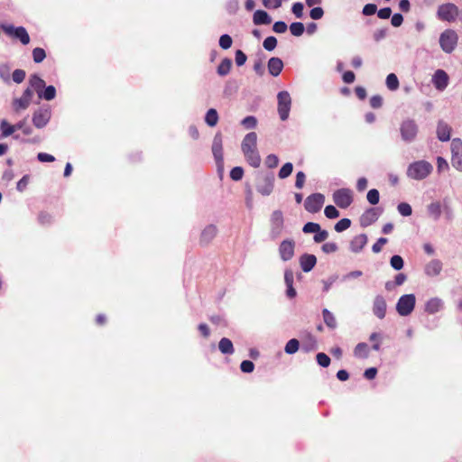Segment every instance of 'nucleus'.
Returning a JSON list of instances; mask_svg holds the SVG:
<instances>
[{
  "instance_id": "58",
  "label": "nucleus",
  "mask_w": 462,
  "mask_h": 462,
  "mask_svg": "<svg viewBox=\"0 0 462 462\" xmlns=\"http://www.w3.org/2000/svg\"><path fill=\"white\" fill-rule=\"evenodd\" d=\"M246 60H247L246 54L241 50H236V53H235V61H236V66L241 67V66L245 65Z\"/></svg>"
},
{
  "instance_id": "12",
  "label": "nucleus",
  "mask_w": 462,
  "mask_h": 462,
  "mask_svg": "<svg viewBox=\"0 0 462 462\" xmlns=\"http://www.w3.org/2000/svg\"><path fill=\"white\" fill-rule=\"evenodd\" d=\"M212 153L218 171H222L224 168L223 157V139L220 133H217L212 142Z\"/></svg>"
},
{
  "instance_id": "2",
  "label": "nucleus",
  "mask_w": 462,
  "mask_h": 462,
  "mask_svg": "<svg viewBox=\"0 0 462 462\" xmlns=\"http://www.w3.org/2000/svg\"><path fill=\"white\" fill-rule=\"evenodd\" d=\"M28 85L36 92L40 99L51 101L56 97V88L52 85L46 86L45 81L36 73L30 76Z\"/></svg>"
},
{
  "instance_id": "27",
  "label": "nucleus",
  "mask_w": 462,
  "mask_h": 462,
  "mask_svg": "<svg viewBox=\"0 0 462 462\" xmlns=\"http://www.w3.org/2000/svg\"><path fill=\"white\" fill-rule=\"evenodd\" d=\"M444 308V302L440 298L434 297L425 303V311L429 314L439 312Z\"/></svg>"
},
{
  "instance_id": "54",
  "label": "nucleus",
  "mask_w": 462,
  "mask_h": 462,
  "mask_svg": "<svg viewBox=\"0 0 462 462\" xmlns=\"http://www.w3.org/2000/svg\"><path fill=\"white\" fill-rule=\"evenodd\" d=\"M316 360H317V363L321 366V367H328L329 365H330V357L325 354V353H318L317 356H316Z\"/></svg>"
},
{
  "instance_id": "22",
  "label": "nucleus",
  "mask_w": 462,
  "mask_h": 462,
  "mask_svg": "<svg viewBox=\"0 0 462 462\" xmlns=\"http://www.w3.org/2000/svg\"><path fill=\"white\" fill-rule=\"evenodd\" d=\"M317 263V257L311 254H303L300 257V265L304 273L310 272Z\"/></svg>"
},
{
  "instance_id": "20",
  "label": "nucleus",
  "mask_w": 462,
  "mask_h": 462,
  "mask_svg": "<svg viewBox=\"0 0 462 462\" xmlns=\"http://www.w3.org/2000/svg\"><path fill=\"white\" fill-rule=\"evenodd\" d=\"M448 75L443 69H437L432 76V84L439 91H443L448 87Z\"/></svg>"
},
{
  "instance_id": "38",
  "label": "nucleus",
  "mask_w": 462,
  "mask_h": 462,
  "mask_svg": "<svg viewBox=\"0 0 462 462\" xmlns=\"http://www.w3.org/2000/svg\"><path fill=\"white\" fill-rule=\"evenodd\" d=\"M300 347V341L296 338H291L286 343L284 352L288 355H293L299 351Z\"/></svg>"
},
{
  "instance_id": "32",
  "label": "nucleus",
  "mask_w": 462,
  "mask_h": 462,
  "mask_svg": "<svg viewBox=\"0 0 462 462\" xmlns=\"http://www.w3.org/2000/svg\"><path fill=\"white\" fill-rule=\"evenodd\" d=\"M427 211L435 221L439 220L442 213L440 203L439 201L431 202L428 205Z\"/></svg>"
},
{
  "instance_id": "14",
  "label": "nucleus",
  "mask_w": 462,
  "mask_h": 462,
  "mask_svg": "<svg viewBox=\"0 0 462 462\" xmlns=\"http://www.w3.org/2000/svg\"><path fill=\"white\" fill-rule=\"evenodd\" d=\"M274 174L268 172L258 180L256 183V190L263 196H269L274 187Z\"/></svg>"
},
{
  "instance_id": "19",
  "label": "nucleus",
  "mask_w": 462,
  "mask_h": 462,
  "mask_svg": "<svg viewBox=\"0 0 462 462\" xmlns=\"http://www.w3.org/2000/svg\"><path fill=\"white\" fill-rule=\"evenodd\" d=\"M387 303L383 295H376L373 301L372 310L374 315L379 319H383L386 316Z\"/></svg>"
},
{
  "instance_id": "31",
  "label": "nucleus",
  "mask_w": 462,
  "mask_h": 462,
  "mask_svg": "<svg viewBox=\"0 0 462 462\" xmlns=\"http://www.w3.org/2000/svg\"><path fill=\"white\" fill-rule=\"evenodd\" d=\"M0 138L8 137L13 135L16 131L15 124L11 125L5 119L0 121Z\"/></svg>"
},
{
  "instance_id": "53",
  "label": "nucleus",
  "mask_w": 462,
  "mask_h": 462,
  "mask_svg": "<svg viewBox=\"0 0 462 462\" xmlns=\"http://www.w3.org/2000/svg\"><path fill=\"white\" fill-rule=\"evenodd\" d=\"M25 77L26 72L22 69H16L12 73V79L16 84L22 83L25 79Z\"/></svg>"
},
{
  "instance_id": "64",
  "label": "nucleus",
  "mask_w": 462,
  "mask_h": 462,
  "mask_svg": "<svg viewBox=\"0 0 462 462\" xmlns=\"http://www.w3.org/2000/svg\"><path fill=\"white\" fill-rule=\"evenodd\" d=\"M452 166L459 171H462V153L451 155Z\"/></svg>"
},
{
  "instance_id": "13",
  "label": "nucleus",
  "mask_w": 462,
  "mask_h": 462,
  "mask_svg": "<svg viewBox=\"0 0 462 462\" xmlns=\"http://www.w3.org/2000/svg\"><path fill=\"white\" fill-rule=\"evenodd\" d=\"M325 196L321 193H313L308 196L304 201V208L311 214L318 213L323 207Z\"/></svg>"
},
{
  "instance_id": "4",
  "label": "nucleus",
  "mask_w": 462,
  "mask_h": 462,
  "mask_svg": "<svg viewBox=\"0 0 462 462\" xmlns=\"http://www.w3.org/2000/svg\"><path fill=\"white\" fill-rule=\"evenodd\" d=\"M419 133V126L415 120L407 118L400 125L402 140L406 143H413Z\"/></svg>"
},
{
  "instance_id": "11",
  "label": "nucleus",
  "mask_w": 462,
  "mask_h": 462,
  "mask_svg": "<svg viewBox=\"0 0 462 462\" xmlns=\"http://www.w3.org/2000/svg\"><path fill=\"white\" fill-rule=\"evenodd\" d=\"M51 118V110L49 106H44L34 111L32 121L36 128L45 127Z\"/></svg>"
},
{
  "instance_id": "41",
  "label": "nucleus",
  "mask_w": 462,
  "mask_h": 462,
  "mask_svg": "<svg viewBox=\"0 0 462 462\" xmlns=\"http://www.w3.org/2000/svg\"><path fill=\"white\" fill-rule=\"evenodd\" d=\"M390 265L395 271H400L404 266V261L401 255L394 254L390 259Z\"/></svg>"
},
{
  "instance_id": "24",
  "label": "nucleus",
  "mask_w": 462,
  "mask_h": 462,
  "mask_svg": "<svg viewBox=\"0 0 462 462\" xmlns=\"http://www.w3.org/2000/svg\"><path fill=\"white\" fill-rule=\"evenodd\" d=\"M368 238L365 234H360L350 241L349 248L353 253H360L367 244Z\"/></svg>"
},
{
  "instance_id": "34",
  "label": "nucleus",
  "mask_w": 462,
  "mask_h": 462,
  "mask_svg": "<svg viewBox=\"0 0 462 462\" xmlns=\"http://www.w3.org/2000/svg\"><path fill=\"white\" fill-rule=\"evenodd\" d=\"M219 116L218 113L215 108H209L206 115H205V123L210 126L213 127L217 125L218 122Z\"/></svg>"
},
{
  "instance_id": "6",
  "label": "nucleus",
  "mask_w": 462,
  "mask_h": 462,
  "mask_svg": "<svg viewBox=\"0 0 462 462\" xmlns=\"http://www.w3.org/2000/svg\"><path fill=\"white\" fill-rule=\"evenodd\" d=\"M277 111L282 121L289 118L291 107V97L288 91L282 90L277 94Z\"/></svg>"
},
{
  "instance_id": "16",
  "label": "nucleus",
  "mask_w": 462,
  "mask_h": 462,
  "mask_svg": "<svg viewBox=\"0 0 462 462\" xmlns=\"http://www.w3.org/2000/svg\"><path fill=\"white\" fill-rule=\"evenodd\" d=\"M33 91L34 90L29 85L28 88H25L23 92L21 97L14 98L13 100L12 105L14 111L18 112L20 110H24L30 106L33 96Z\"/></svg>"
},
{
  "instance_id": "10",
  "label": "nucleus",
  "mask_w": 462,
  "mask_h": 462,
  "mask_svg": "<svg viewBox=\"0 0 462 462\" xmlns=\"http://www.w3.org/2000/svg\"><path fill=\"white\" fill-rule=\"evenodd\" d=\"M334 203L340 208H347L353 203V192L350 189L341 188L334 191Z\"/></svg>"
},
{
  "instance_id": "35",
  "label": "nucleus",
  "mask_w": 462,
  "mask_h": 462,
  "mask_svg": "<svg viewBox=\"0 0 462 462\" xmlns=\"http://www.w3.org/2000/svg\"><path fill=\"white\" fill-rule=\"evenodd\" d=\"M232 60L229 58H224L220 64L217 66V72L219 76H226L231 69Z\"/></svg>"
},
{
  "instance_id": "30",
  "label": "nucleus",
  "mask_w": 462,
  "mask_h": 462,
  "mask_svg": "<svg viewBox=\"0 0 462 462\" xmlns=\"http://www.w3.org/2000/svg\"><path fill=\"white\" fill-rule=\"evenodd\" d=\"M218 349L224 355H232L235 352L232 341L227 337H222L218 343Z\"/></svg>"
},
{
  "instance_id": "5",
  "label": "nucleus",
  "mask_w": 462,
  "mask_h": 462,
  "mask_svg": "<svg viewBox=\"0 0 462 462\" xmlns=\"http://www.w3.org/2000/svg\"><path fill=\"white\" fill-rule=\"evenodd\" d=\"M457 33L452 29H446L439 36V46L446 53H451L457 47Z\"/></svg>"
},
{
  "instance_id": "47",
  "label": "nucleus",
  "mask_w": 462,
  "mask_h": 462,
  "mask_svg": "<svg viewBox=\"0 0 462 462\" xmlns=\"http://www.w3.org/2000/svg\"><path fill=\"white\" fill-rule=\"evenodd\" d=\"M241 125L245 129H254L257 125V119L254 116H247L241 121Z\"/></svg>"
},
{
  "instance_id": "42",
  "label": "nucleus",
  "mask_w": 462,
  "mask_h": 462,
  "mask_svg": "<svg viewBox=\"0 0 462 462\" xmlns=\"http://www.w3.org/2000/svg\"><path fill=\"white\" fill-rule=\"evenodd\" d=\"M11 67L7 63L0 64V79L5 82H10Z\"/></svg>"
},
{
  "instance_id": "45",
  "label": "nucleus",
  "mask_w": 462,
  "mask_h": 462,
  "mask_svg": "<svg viewBox=\"0 0 462 462\" xmlns=\"http://www.w3.org/2000/svg\"><path fill=\"white\" fill-rule=\"evenodd\" d=\"M399 214L402 217H410L412 214L411 206L406 202H401L397 206Z\"/></svg>"
},
{
  "instance_id": "63",
  "label": "nucleus",
  "mask_w": 462,
  "mask_h": 462,
  "mask_svg": "<svg viewBox=\"0 0 462 462\" xmlns=\"http://www.w3.org/2000/svg\"><path fill=\"white\" fill-rule=\"evenodd\" d=\"M304 5L300 2L294 3L291 6V12L297 18L303 16Z\"/></svg>"
},
{
  "instance_id": "25",
  "label": "nucleus",
  "mask_w": 462,
  "mask_h": 462,
  "mask_svg": "<svg viewBox=\"0 0 462 462\" xmlns=\"http://www.w3.org/2000/svg\"><path fill=\"white\" fill-rule=\"evenodd\" d=\"M442 266L443 264L440 260L433 259L425 265V274L430 277H436L441 273Z\"/></svg>"
},
{
  "instance_id": "18",
  "label": "nucleus",
  "mask_w": 462,
  "mask_h": 462,
  "mask_svg": "<svg viewBox=\"0 0 462 462\" xmlns=\"http://www.w3.org/2000/svg\"><path fill=\"white\" fill-rule=\"evenodd\" d=\"M382 210L378 208H370L366 209L360 217V225L363 227H367L374 224L381 214Z\"/></svg>"
},
{
  "instance_id": "7",
  "label": "nucleus",
  "mask_w": 462,
  "mask_h": 462,
  "mask_svg": "<svg viewBox=\"0 0 462 462\" xmlns=\"http://www.w3.org/2000/svg\"><path fill=\"white\" fill-rule=\"evenodd\" d=\"M416 305V297L414 294L402 295L396 303V311L400 316H409L414 310Z\"/></svg>"
},
{
  "instance_id": "43",
  "label": "nucleus",
  "mask_w": 462,
  "mask_h": 462,
  "mask_svg": "<svg viewBox=\"0 0 462 462\" xmlns=\"http://www.w3.org/2000/svg\"><path fill=\"white\" fill-rule=\"evenodd\" d=\"M293 171V165L291 162L284 163L278 172V176L280 179L283 180L288 178Z\"/></svg>"
},
{
  "instance_id": "62",
  "label": "nucleus",
  "mask_w": 462,
  "mask_h": 462,
  "mask_svg": "<svg viewBox=\"0 0 462 462\" xmlns=\"http://www.w3.org/2000/svg\"><path fill=\"white\" fill-rule=\"evenodd\" d=\"M240 369L243 373L250 374L254 370V364L251 360H244L240 364Z\"/></svg>"
},
{
  "instance_id": "55",
  "label": "nucleus",
  "mask_w": 462,
  "mask_h": 462,
  "mask_svg": "<svg viewBox=\"0 0 462 462\" xmlns=\"http://www.w3.org/2000/svg\"><path fill=\"white\" fill-rule=\"evenodd\" d=\"M366 199L370 204L376 205L380 200V193L376 189H372L367 192Z\"/></svg>"
},
{
  "instance_id": "9",
  "label": "nucleus",
  "mask_w": 462,
  "mask_h": 462,
  "mask_svg": "<svg viewBox=\"0 0 462 462\" xmlns=\"http://www.w3.org/2000/svg\"><path fill=\"white\" fill-rule=\"evenodd\" d=\"M271 229L269 233L270 239L276 240L282 233L283 230V215L281 210H274L271 216Z\"/></svg>"
},
{
  "instance_id": "3",
  "label": "nucleus",
  "mask_w": 462,
  "mask_h": 462,
  "mask_svg": "<svg viewBox=\"0 0 462 462\" xmlns=\"http://www.w3.org/2000/svg\"><path fill=\"white\" fill-rule=\"evenodd\" d=\"M433 166L430 162L420 160L410 163L407 167V177L414 180H422L431 174Z\"/></svg>"
},
{
  "instance_id": "39",
  "label": "nucleus",
  "mask_w": 462,
  "mask_h": 462,
  "mask_svg": "<svg viewBox=\"0 0 462 462\" xmlns=\"http://www.w3.org/2000/svg\"><path fill=\"white\" fill-rule=\"evenodd\" d=\"M385 84L388 89L394 91L399 88V79L394 73H390L386 77Z\"/></svg>"
},
{
  "instance_id": "15",
  "label": "nucleus",
  "mask_w": 462,
  "mask_h": 462,
  "mask_svg": "<svg viewBox=\"0 0 462 462\" xmlns=\"http://www.w3.org/2000/svg\"><path fill=\"white\" fill-rule=\"evenodd\" d=\"M3 30L6 34L17 39L22 44L26 45L30 42V36L23 26L15 27L14 25H2Z\"/></svg>"
},
{
  "instance_id": "50",
  "label": "nucleus",
  "mask_w": 462,
  "mask_h": 462,
  "mask_svg": "<svg viewBox=\"0 0 462 462\" xmlns=\"http://www.w3.org/2000/svg\"><path fill=\"white\" fill-rule=\"evenodd\" d=\"M324 214L329 219L337 218L340 215L338 209L333 205H328L324 209Z\"/></svg>"
},
{
  "instance_id": "29",
  "label": "nucleus",
  "mask_w": 462,
  "mask_h": 462,
  "mask_svg": "<svg viewBox=\"0 0 462 462\" xmlns=\"http://www.w3.org/2000/svg\"><path fill=\"white\" fill-rule=\"evenodd\" d=\"M254 25H268L272 23V17L264 10H256L253 15Z\"/></svg>"
},
{
  "instance_id": "59",
  "label": "nucleus",
  "mask_w": 462,
  "mask_h": 462,
  "mask_svg": "<svg viewBox=\"0 0 462 462\" xmlns=\"http://www.w3.org/2000/svg\"><path fill=\"white\" fill-rule=\"evenodd\" d=\"M337 279H338V275L333 274V275H330L328 279L323 280L322 281L323 291L328 292L330 290L331 286L337 282Z\"/></svg>"
},
{
  "instance_id": "23",
  "label": "nucleus",
  "mask_w": 462,
  "mask_h": 462,
  "mask_svg": "<svg viewBox=\"0 0 462 462\" xmlns=\"http://www.w3.org/2000/svg\"><path fill=\"white\" fill-rule=\"evenodd\" d=\"M294 273L292 270L286 269L284 272V282L286 285V295L290 299L296 297L297 292L293 287Z\"/></svg>"
},
{
  "instance_id": "40",
  "label": "nucleus",
  "mask_w": 462,
  "mask_h": 462,
  "mask_svg": "<svg viewBox=\"0 0 462 462\" xmlns=\"http://www.w3.org/2000/svg\"><path fill=\"white\" fill-rule=\"evenodd\" d=\"M305 31L304 24L300 22H294L290 25V32L295 37H300Z\"/></svg>"
},
{
  "instance_id": "52",
  "label": "nucleus",
  "mask_w": 462,
  "mask_h": 462,
  "mask_svg": "<svg viewBox=\"0 0 462 462\" xmlns=\"http://www.w3.org/2000/svg\"><path fill=\"white\" fill-rule=\"evenodd\" d=\"M15 128L16 130H22L23 133L25 134V135H30L32 134V127L26 124V119H23V120H20L18 121L16 124H15Z\"/></svg>"
},
{
  "instance_id": "60",
  "label": "nucleus",
  "mask_w": 462,
  "mask_h": 462,
  "mask_svg": "<svg viewBox=\"0 0 462 462\" xmlns=\"http://www.w3.org/2000/svg\"><path fill=\"white\" fill-rule=\"evenodd\" d=\"M324 15V10L320 6H313L310 11V17L312 20H319Z\"/></svg>"
},
{
  "instance_id": "44",
  "label": "nucleus",
  "mask_w": 462,
  "mask_h": 462,
  "mask_svg": "<svg viewBox=\"0 0 462 462\" xmlns=\"http://www.w3.org/2000/svg\"><path fill=\"white\" fill-rule=\"evenodd\" d=\"M218 43L221 49L228 50L233 44V39L229 34L225 33L219 37Z\"/></svg>"
},
{
  "instance_id": "49",
  "label": "nucleus",
  "mask_w": 462,
  "mask_h": 462,
  "mask_svg": "<svg viewBox=\"0 0 462 462\" xmlns=\"http://www.w3.org/2000/svg\"><path fill=\"white\" fill-rule=\"evenodd\" d=\"M350 226H351V220L349 218L344 217L336 223V225L334 226V229L337 233H341V232L346 230L347 228H349Z\"/></svg>"
},
{
  "instance_id": "56",
  "label": "nucleus",
  "mask_w": 462,
  "mask_h": 462,
  "mask_svg": "<svg viewBox=\"0 0 462 462\" xmlns=\"http://www.w3.org/2000/svg\"><path fill=\"white\" fill-rule=\"evenodd\" d=\"M451 155L462 153V141L460 138H454L451 141Z\"/></svg>"
},
{
  "instance_id": "37",
  "label": "nucleus",
  "mask_w": 462,
  "mask_h": 462,
  "mask_svg": "<svg viewBox=\"0 0 462 462\" xmlns=\"http://www.w3.org/2000/svg\"><path fill=\"white\" fill-rule=\"evenodd\" d=\"M354 355L356 357L367 358L369 356L368 345L365 342L358 343L354 349Z\"/></svg>"
},
{
  "instance_id": "8",
  "label": "nucleus",
  "mask_w": 462,
  "mask_h": 462,
  "mask_svg": "<svg viewBox=\"0 0 462 462\" xmlns=\"http://www.w3.org/2000/svg\"><path fill=\"white\" fill-rule=\"evenodd\" d=\"M459 14L458 7L452 3L442 4L438 7L437 16L445 22H454Z\"/></svg>"
},
{
  "instance_id": "51",
  "label": "nucleus",
  "mask_w": 462,
  "mask_h": 462,
  "mask_svg": "<svg viewBox=\"0 0 462 462\" xmlns=\"http://www.w3.org/2000/svg\"><path fill=\"white\" fill-rule=\"evenodd\" d=\"M244 169L241 166H236L231 169L229 176L235 181L241 180L244 176Z\"/></svg>"
},
{
  "instance_id": "57",
  "label": "nucleus",
  "mask_w": 462,
  "mask_h": 462,
  "mask_svg": "<svg viewBox=\"0 0 462 462\" xmlns=\"http://www.w3.org/2000/svg\"><path fill=\"white\" fill-rule=\"evenodd\" d=\"M319 225L318 223H314V222H307L303 227H302V231L303 233L305 234H314L317 232V231H319Z\"/></svg>"
},
{
  "instance_id": "21",
  "label": "nucleus",
  "mask_w": 462,
  "mask_h": 462,
  "mask_svg": "<svg viewBox=\"0 0 462 462\" xmlns=\"http://www.w3.org/2000/svg\"><path fill=\"white\" fill-rule=\"evenodd\" d=\"M451 131H452V129L448 123H446L443 120H439L436 134H437V138L440 142L449 141L450 135H451Z\"/></svg>"
},
{
  "instance_id": "46",
  "label": "nucleus",
  "mask_w": 462,
  "mask_h": 462,
  "mask_svg": "<svg viewBox=\"0 0 462 462\" xmlns=\"http://www.w3.org/2000/svg\"><path fill=\"white\" fill-rule=\"evenodd\" d=\"M277 43V39L274 36H268L264 39L263 47L265 51H272L276 48Z\"/></svg>"
},
{
  "instance_id": "61",
  "label": "nucleus",
  "mask_w": 462,
  "mask_h": 462,
  "mask_svg": "<svg viewBox=\"0 0 462 462\" xmlns=\"http://www.w3.org/2000/svg\"><path fill=\"white\" fill-rule=\"evenodd\" d=\"M279 163V158L275 154H269L265 158V165L269 169H273L277 167Z\"/></svg>"
},
{
  "instance_id": "1",
  "label": "nucleus",
  "mask_w": 462,
  "mask_h": 462,
  "mask_svg": "<svg viewBox=\"0 0 462 462\" xmlns=\"http://www.w3.org/2000/svg\"><path fill=\"white\" fill-rule=\"evenodd\" d=\"M241 151L246 162L253 168H259L261 165V155L257 149V134L250 132L246 134L241 143Z\"/></svg>"
},
{
  "instance_id": "33",
  "label": "nucleus",
  "mask_w": 462,
  "mask_h": 462,
  "mask_svg": "<svg viewBox=\"0 0 462 462\" xmlns=\"http://www.w3.org/2000/svg\"><path fill=\"white\" fill-rule=\"evenodd\" d=\"M322 316L324 323L327 325L328 328H329L330 329H335L337 328V323L336 318L330 310H328V309H323Z\"/></svg>"
},
{
  "instance_id": "26",
  "label": "nucleus",
  "mask_w": 462,
  "mask_h": 462,
  "mask_svg": "<svg viewBox=\"0 0 462 462\" xmlns=\"http://www.w3.org/2000/svg\"><path fill=\"white\" fill-rule=\"evenodd\" d=\"M283 66V61L278 57H272L267 63L268 71L273 77H278Z\"/></svg>"
},
{
  "instance_id": "17",
  "label": "nucleus",
  "mask_w": 462,
  "mask_h": 462,
  "mask_svg": "<svg viewBox=\"0 0 462 462\" xmlns=\"http://www.w3.org/2000/svg\"><path fill=\"white\" fill-rule=\"evenodd\" d=\"M279 255L283 262L290 261L294 256L295 242L293 239H285L279 245Z\"/></svg>"
},
{
  "instance_id": "48",
  "label": "nucleus",
  "mask_w": 462,
  "mask_h": 462,
  "mask_svg": "<svg viewBox=\"0 0 462 462\" xmlns=\"http://www.w3.org/2000/svg\"><path fill=\"white\" fill-rule=\"evenodd\" d=\"M46 58V52L42 48L36 47L32 50V59L35 63H41Z\"/></svg>"
},
{
  "instance_id": "36",
  "label": "nucleus",
  "mask_w": 462,
  "mask_h": 462,
  "mask_svg": "<svg viewBox=\"0 0 462 462\" xmlns=\"http://www.w3.org/2000/svg\"><path fill=\"white\" fill-rule=\"evenodd\" d=\"M318 348L317 340L312 335L308 336V339L302 343L300 349L305 353H310Z\"/></svg>"
},
{
  "instance_id": "28",
  "label": "nucleus",
  "mask_w": 462,
  "mask_h": 462,
  "mask_svg": "<svg viewBox=\"0 0 462 462\" xmlns=\"http://www.w3.org/2000/svg\"><path fill=\"white\" fill-rule=\"evenodd\" d=\"M217 234V228L215 225H208L201 232L200 244L208 245Z\"/></svg>"
}]
</instances>
